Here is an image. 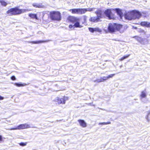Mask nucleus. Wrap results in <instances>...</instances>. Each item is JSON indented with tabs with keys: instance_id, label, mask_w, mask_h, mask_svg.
<instances>
[{
	"instance_id": "23",
	"label": "nucleus",
	"mask_w": 150,
	"mask_h": 150,
	"mask_svg": "<svg viewBox=\"0 0 150 150\" xmlns=\"http://www.w3.org/2000/svg\"><path fill=\"white\" fill-rule=\"evenodd\" d=\"M133 38H135L139 42H141L142 40V38L139 36H134Z\"/></svg>"
},
{
	"instance_id": "13",
	"label": "nucleus",
	"mask_w": 150,
	"mask_h": 150,
	"mask_svg": "<svg viewBox=\"0 0 150 150\" xmlns=\"http://www.w3.org/2000/svg\"><path fill=\"white\" fill-rule=\"evenodd\" d=\"M49 40H39L37 41H33L30 42L33 44H39L42 43H44L48 42Z\"/></svg>"
},
{
	"instance_id": "25",
	"label": "nucleus",
	"mask_w": 150,
	"mask_h": 150,
	"mask_svg": "<svg viewBox=\"0 0 150 150\" xmlns=\"http://www.w3.org/2000/svg\"><path fill=\"white\" fill-rule=\"evenodd\" d=\"M140 97L141 98H145L146 96V93L143 91H142V92L141 93L140 95Z\"/></svg>"
},
{
	"instance_id": "21",
	"label": "nucleus",
	"mask_w": 150,
	"mask_h": 150,
	"mask_svg": "<svg viewBox=\"0 0 150 150\" xmlns=\"http://www.w3.org/2000/svg\"><path fill=\"white\" fill-rule=\"evenodd\" d=\"M130 56V54H128L126 55H125L123 57H122L120 59H119V60L120 61H122L123 60H124L125 59H126L127 58H128L129 56Z\"/></svg>"
},
{
	"instance_id": "8",
	"label": "nucleus",
	"mask_w": 150,
	"mask_h": 150,
	"mask_svg": "<svg viewBox=\"0 0 150 150\" xmlns=\"http://www.w3.org/2000/svg\"><path fill=\"white\" fill-rule=\"evenodd\" d=\"M30 127V126L29 125L27 124H24L19 125L16 127L12 128L11 130L22 129Z\"/></svg>"
},
{
	"instance_id": "11",
	"label": "nucleus",
	"mask_w": 150,
	"mask_h": 150,
	"mask_svg": "<svg viewBox=\"0 0 150 150\" xmlns=\"http://www.w3.org/2000/svg\"><path fill=\"white\" fill-rule=\"evenodd\" d=\"M134 19H139L141 16V14L139 11L135 10L132 11Z\"/></svg>"
},
{
	"instance_id": "1",
	"label": "nucleus",
	"mask_w": 150,
	"mask_h": 150,
	"mask_svg": "<svg viewBox=\"0 0 150 150\" xmlns=\"http://www.w3.org/2000/svg\"><path fill=\"white\" fill-rule=\"evenodd\" d=\"M122 25L115 23H110L108 24V30L111 33H113L116 31H120L122 28Z\"/></svg>"
},
{
	"instance_id": "5",
	"label": "nucleus",
	"mask_w": 150,
	"mask_h": 150,
	"mask_svg": "<svg viewBox=\"0 0 150 150\" xmlns=\"http://www.w3.org/2000/svg\"><path fill=\"white\" fill-rule=\"evenodd\" d=\"M67 100V98L64 96L61 98L57 97L54 99L53 101L56 104H64L65 103L66 101Z\"/></svg>"
},
{
	"instance_id": "6",
	"label": "nucleus",
	"mask_w": 150,
	"mask_h": 150,
	"mask_svg": "<svg viewBox=\"0 0 150 150\" xmlns=\"http://www.w3.org/2000/svg\"><path fill=\"white\" fill-rule=\"evenodd\" d=\"M69 11L72 14L79 15L84 14V9L82 8H73L69 9Z\"/></svg>"
},
{
	"instance_id": "14",
	"label": "nucleus",
	"mask_w": 150,
	"mask_h": 150,
	"mask_svg": "<svg viewBox=\"0 0 150 150\" xmlns=\"http://www.w3.org/2000/svg\"><path fill=\"white\" fill-rule=\"evenodd\" d=\"M95 13L97 15V16L99 17L100 16L101 18H102V11L100 9H98L95 12Z\"/></svg>"
},
{
	"instance_id": "24",
	"label": "nucleus",
	"mask_w": 150,
	"mask_h": 150,
	"mask_svg": "<svg viewBox=\"0 0 150 150\" xmlns=\"http://www.w3.org/2000/svg\"><path fill=\"white\" fill-rule=\"evenodd\" d=\"M33 6L35 8H40L41 7V6L38 4L34 3L33 4Z\"/></svg>"
},
{
	"instance_id": "18",
	"label": "nucleus",
	"mask_w": 150,
	"mask_h": 150,
	"mask_svg": "<svg viewBox=\"0 0 150 150\" xmlns=\"http://www.w3.org/2000/svg\"><path fill=\"white\" fill-rule=\"evenodd\" d=\"M14 85L17 87L23 86L26 85L25 83L22 84L21 83H15Z\"/></svg>"
},
{
	"instance_id": "36",
	"label": "nucleus",
	"mask_w": 150,
	"mask_h": 150,
	"mask_svg": "<svg viewBox=\"0 0 150 150\" xmlns=\"http://www.w3.org/2000/svg\"><path fill=\"white\" fill-rule=\"evenodd\" d=\"M4 99V97L0 95V100H3Z\"/></svg>"
},
{
	"instance_id": "29",
	"label": "nucleus",
	"mask_w": 150,
	"mask_h": 150,
	"mask_svg": "<svg viewBox=\"0 0 150 150\" xmlns=\"http://www.w3.org/2000/svg\"><path fill=\"white\" fill-rule=\"evenodd\" d=\"M86 18L87 17L86 16H83V21L82 22L83 24L86 23Z\"/></svg>"
},
{
	"instance_id": "26",
	"label": "nucleus",
	"mask_w": 150,
	"mask_h": 150,
	"mask_svg": "<svg viewBox=\"0 0 150 150\" xmlns=\"http://www.w3.org/2000/svg\"><path fill=\"white\" fill-rule=\"evenodd\" d=\"M102 30L101 29H100L98 28H94V32H97L99 33H100L102 32Z\"/></svg>"
},
{
	"instance_id": "7",
	"label": "nucleus",
	"mask_w": 150,
	"mask_h": 150,
	"mask_svg": "<svg viewBox=\"0 0 150 150\" xmlns=\"http://www.w3.org/2000/svg\"><path fill=\"white\" fill-rule=\"evenodd\" d=\"M104 13L109 19L115 18V15L112 13L110 9H107L105 11Z\"/></svg>"
},
{
	"instance_id": "32",
	"label": "nucleus",
	"mask_w": 150,
	"mask_h": 150,
	"mask_svg": "<svg viewBox=\"0 0 150 150\" xmlns=\"http://www.w3.org/2000/svg\"><path fill=\"white\" fill-rule=\"evenodd\" d=\"M11 79L13 81H14L16 80V78L14 76H12L11 77Z\"/></svg>"
},
{
	"instance_id": "28",
	"label": "nucleus",
	"mask_w": 150,
	"mask_h": 150,
	"mask_svg": "<svg viewBox=\"0 0 150 150\" xmlns=\"http://www.w3.org/2000/svg\"><path fill=\"white\" fill-rule=\"evenodd\" d=\"M27 144V142H26L25 143L21 142L19 143V144L20 146H26Z\"/></svg>"
},
{
	"instance_id": "34",
	"label": "nucleus",
	"mask_w": 150,
	"mask_h": 150,
	"mask_svg": "<svg viewBox=\"0 0 150 150\" xmlns=\"http://www.w3.org/2000/svg\"><path fill=\"white\" fill-rule=\"evenodd\" d=\"M147 27L150 28V23L148 22Z\"/></svg>"
},
{
	"instance_id": "16",
	"label": "nucleus",
	"mask_w": 150,
	"mask_h": 150,
	"mask_svg": "<svg viewBox=\"0 0 150 150\" xmlns=\"http://www.w3.org/2000/svg\"><path fill=\"white\" fill-rule=\"evenodd\" d=\"M28 16L32 19H35L36 20H38V18L36 14H33L30 13L28 14Z\"/></svg>"
},
{
	"instance_id": "33",
	"label": "nucleus",
	"mask_w": 150,
	"mask_h": 150,
	"mask_svg": "<svg viewBox=\"0 0 150 150\" xmlns=\"http://www.w3.org/2000/svg\"><path fill=\"white\" fill-rule=\"evenodd\" d=\"M74 27V25H72L71 24H70L69 25V27L70 28H71L73 27Z\"/></svg>"
},
{
	"instance_id": "12",
	"label": "nucleus",
	"mask_w": 150,
	"mask_h": 150,
	"mask_svg": "<svg viewBox=\"0 0 150 150\" xmlns=\"http://www.w3.org/2000/svg\"><path fill=\"white\" fill-rule=\"evenodd\" d=\"M78 121L79 122L80 126L82 127H85L87 126V124L83 120L79 119L78 120Z\"/></svg>"
},
{
	"instance_id": "9",
	"label": "nucleus",
	"mask_w": 150,
	"mask_h": 150,
	"mask_svg": "<svg viewBox=\"0 0 150 150\" xmlns=\"http://www.w3.org/2000/svg\"><path fill=\"white\" fill-rule=\"evenodd\" d=\"M125 18L128 20L134 19L132 11L126 13L125 14Z\"/></svg>"
},
{
	"instance_id": "2",
	"label": "nucleus",
	"mask_w": 150,
	"mask_h": 150,
	"mask_svg": "<svg viewBox=\"0 0 150 150\" xmlns=\"http://www.w3.org/2000/svg\"><path fill=\"white\" fill-rule=\"evenodd\" d=\"M27 10L19 9L18 7L12 8L8 10L6 13L10 16L18 15L25 12Z\"/></svg>"
},
{
	"instance_id": "10",
	"label": "nucleus",
	"mask_w": 150,
	"mask_h": 150,
	"mask_svg": "<svg viewBox=\"0 0 150 150\" xmlns=\"http://www.w3.org/2000/svg\"><path fill=\"white\" fill-rule=\"evenodd\" d=\"M101 18L100 16L99 17L96 16H93L90 18L89 21H90L93 23H97V22L100 21V19Z\"/></svg>"
},
{
	"instance_id": "19",
	"label": "nucleus",
	"mask_w": 150,
	"mask_h": 150,
	"mask_svg": "<svg viewBox=\"0 0 150 150\" xmlns=\"http://www.w3.org/2000/svg\"><path fill=\"white\" fill-rule=\"evenodd\" d=\"M0 3L2 6L5 7L8 4V3L4 0H0Z\"/></svg>"
},
{
	"instance_id": "31",
	"label": "nucleus",
	"mask_w": 150,
	"mask_h": 150,
	"mask_svg": "<svg viewBox=\"0 0 150 150\" xmlns=\"http://www.w3.org/2000/svg\"><path fill=\"white\" fill-rule=\"evenodd\" d=\"M89 31L91 33L94 32V28L90 27L88 28Z\"/></svg>"
},
{
	"instance_id": "17",
	"label": "nucleus",
	"mask_w": 150,
	"mask_h": 150,
	"mask_svg": "<svg viewBox=\"0 0 150 150\" xmlns=\"http://www.w3.org/2000/svg\"><path fill=\"white\" fill-rule=\"evenodd\" d=\"M108 80L107 76H103L100 78V80L98 79L97 80V82H103L105 81Z\"/></svg>"
},
{
	"instance_id": "20",
	"label": "nucleus",
	"mask_w": 150,
	"mask_h": 150,
	"mask_svg": "<svg viewBox=\"0 0 150 150\" xmlns=\"http://www.w3.org/2000/svg\"><path fill=\"white\" fill-rule=\"evenodd\" d=\"M84 13H85L87 11H91L95 9V8H83Z\"/></svg>"
},
{
	"instance_id": "37",
	"label": "nucleus",
	"mask_w": 150,
	"mask_h": 150,
	"mask_svg": "<svg viewBox=\"0 0 150 150\" xmlns=\"http://www.w3.org/2000/svg\"><path fill=\"white\" fill-rule=\"evenodd\" d=\"M2 141V136L0 135V142Z\"/></svg>"
},
{
	"instance_id": "15",
	"label": "nucleus",
	"mask_w": 150,
	"mask_h": 150,
	"mask_svg": "<svg viewBox=\"0 0 150 150\" xmlns=\"http://www.w3.org/2000/svg\"><path fill=\"white\" fill-rule=\"evenodd\" d=\"M114 10L116 11L117 14L119 15L120 18L122 17V13L121 9L118 8H116Z\"/></svg>"
},
{
	"instance_id": "30",
	"label": "nucleus",
	"mask_w": 150,
	"mask_h": 150,
	"mask_svg": "<svg viewBox=\"0 0 150 150\" xmlns=\"http://www.w3.org/2000/svg\"><path fill=\"white\" fill-rule=\"evenodd\" d=\"M115 74H110V75H108L107 76L108 79L109 78H111L112 77L114 76H115Z\"/></svg>"
},
{
	"instance_id": "3",
	"label": "nucleus",
	"mask_w": 150,
	"mask_h": 150,
	"mask_svg": "<svg viewBox=\"0 0 150 150\" xmlns=\"http://www.w3.org/2000/svg\"><path fill=\"white\" fill-rule=\"evenodd\" d=\"M66 20L68 22L75 23L74 25V28H81L82 27V26L80 25V19L79 18L73 16H69L67 17Z\"/></svg>"
},
{
	"instance_id": "35",
	"label": "nucleus",
	"mask_w": 150,
	"mask_h": 150,
	"mask_svg": "<svg viewBox=\"0 0 150 150\" xmlns=\"http://www.w3.org/2000/svg\"><path fill=\"white\" fill-rule=\"evenodd\" d=\"M139 32L142 33H145L144 30H141Z\"/></svg>"
},
{
	"instance_id": "27",
	"label": "nucleus",
	"mask_w": 150,
	"mask_h": 150,
	"mask_svg": "<svg viewBox=\"0 0 150 150\" xmlns=\"http://www.w3.org/2000/svg\"><path fill=\"white\" fill-rule=\"evenodd\" d=\"M111 124V122H101L99 124L100 125H108L110 124Z\"/></svg>"
},
{
	"instance_id": "4",
	"label": "nucleus",
	"mask_w": 150,
	"mask_h": 150,
	"mask_svg": "<svg viewBox=\"0 0 150 150\" xmlns=\"http://www.w3.org/2000/svg\"><path fill=\"white\" fill-rule=\"evenodd\" d=\"M50 17L52 21H59L62 19L61 13L58 11H52L50 12Z\"/></svg>"
},
{
	"instance_id": "22",
	"label": "nucleus",
	"mask_w": 150,
	"mask_h": 150,
	"mask_svg": "<svg viewBox=\"0 0 150 150\" xmlns=\"http://www.w3.org/2000/svg\"><path fill=\"white\" fill-rule=\"evenodd\" d=\"M147 23L148 22L146 21H142L140 23V25L142 26L147 27Z\"/></svg>"
}]
</instances>
